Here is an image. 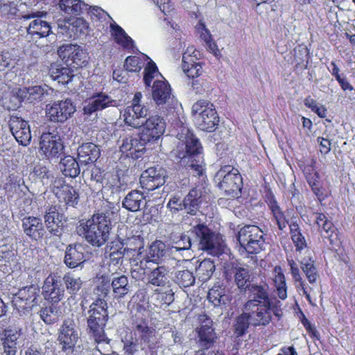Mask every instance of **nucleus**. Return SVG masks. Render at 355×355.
Returning <instances> with one entry per match:
<instances>
[{"instance_id":"nucleus-30","label":"nucleus","mask_w":355,"mask_h":355,"mask_svg":"<svg viewBox=\"0 0 355 355\" xmlns=\"http://www.w3.org/2000/svg\"><path fill=\"white\" fill-rule=\"evenodd\" d=\"M315 223L324 239H328L333 245L338 240V230L330 220L323 213H315Z\"/></svg>"},{"instance_id":"nucleus-32","label":"nucleus","mask_w":355,"mask_h":355,"mask_svg":"<svg viewBox=\"0 0 355 355\" xmlns=\"http://www.w3.org/2000/svg\"><path fill=\"white\" fill-rule=\"evenodd\" d=\"M171 95V88L166 80H155L152 86V97L158 106L166 104Z\"/></svg>"},{"instance_id":"nucleus-13","label":"nucleus","mask_w":355,"mask_h":355,"mask_svg":"<svg viewBox=\"0 0 355 355\" xmlns=\"http://www.w3.org/2000/svg\"><path fill=\"white\" fill-rule=\"evenodd\" d=\"M64 149V143L58 133L43 132L40 138L39 152L45 158L59 157Z\"/></svg>"},{"instance_id":"nucleus-42","label":"nucleus","mask_w":355,"mask_h":355,"mask_svg":"<svg viewBox=\"0 0 355 355\" xmlns=\"http://www.w3.org/2000/svg\"><path fill=\"white\" fill-rule=\"evenodd\" d=\"M165 251V244L159 240L153 242L148 248L144 259L146 263L153 262L157 263L164 257Z\"/></svg>"},{"instance_id":"nucleus-36","label":"nucleus","mask_w":355,"mask_h":355,"mask_svg":"<svg viewBox=\"0 0 355 355\" xmlns=\"http://www.w3.org/2000/svg\"><path fill=\"white\" fill-rule=\"evenodd\" d=\"M100 155V149L92 142L84 143L78 148V159L85 165L94 163L99 158Z\"/></svg>"},{"instance_id":"nucleus-38","label":"nucleus","mask_w":355,"mask_h":355,"mask_svg":"<svg viewBox=\"0 0 355 355\" xmlns=\"http://www.w3.org/2000/svg\"><path fill=\"white\" fill-rule=\"evenodd\" d=\"M133 309L135 312L134 313H139L141 315H150L149 297L146 289H139L132 296Z\"/></svg>"},{"instance_id":"nucleus-10","label":"nucleus","mask_w":355,"mask_h":355,"mask_svg":"<svg viewBox=\"0 0 355 355\" xmlns=\"http://www.w3.org/2000/svg\"><path fill=\"white\" fill-rule=\"evenodd\" d=\"M191 234L199 242L201 249L214 256L222 254L218 241V234L214 232L205 223H197L191 229Z\"/></svg>"},{"instance_id":"nucleus-19","label":"nucleus","mask_w":355,"mask_h":355,"mask_svg":"<svg viewBox=\"0 0 355 355\" xmlns=\"http://www.w3.org/2000/svg\"><path fill=\"white\" fill-rule=\"evenodd\" d=\"M60 58L68 66L79 68L86 62V56L83 49L77 44L60 46L58 51Z\"/></svg>"},{"instance_id":"nucleus-50","label":"nucleus","mask_w":355,"mask_h":355,"mask_svg":"<svg viewBox=\"0 0 355 355\" xmlns=\"http://www.w3.org/2000/svg\"><path fill=\"white\" fill-rule=\"evenodd\" d=\"M309 186L320 203H322L331 196L330 185L324 187L320 178L317 179L316 181L313 182Z\"/></svg>"},{"instance_id":"nucleus-53","label":"nucleus","mask_w":355,"mask_h":355,"mask_svg":"<svg viewBox=\"0 0 355 355\" xmlns=\"http://www.w3.org/2000/svg\"><path fill=\"white\" fill-rule=\"evenodd\" d=\"M96 290L100 296L106 297L110 291L111 282L108 275L97 274L94 278Z\"/></svg>"},{"instance_id":"nucleus-49","label":"nucleus","mask_w":355,"mask_h":355,"mask_svg":"<svg viewBox=\"0 0 355 355\" xmlns=\"http://www.w3.org/2000/svg\"><path fill=\"white\" fill-rule=\"evenodd\" d=\"M58 5L62 11L71 15H80L84 6L80 0H59Z\"/></svg>"},{"instance_id":"nucleus-16","label":"nucleus","mask_w":355,"mask_h":355,"mask_svg":"<svg viewBox=\"0 0 355 355\" xmlns=\"http://www.w3.org/2000/svg\"><path fill=\"white\" fill-rule=\"evenodd\" d=\"M200 324L196 328L198 344L203 350L211 348L217 340L213 320L206 314L199 317Z\"/></svg>"},{"instance_id":"nucleus-28","label":"nucleus","mask_w":355,"mask_h":355,"mask_svg":"<svg viewBox=\"0 0 355 355\" xmlns=\"http://www.w3.org/2000/svg\"><path fill=\"white\" fill-rule=\"evenodd\" d=\"M63 215L58 212L55 205H51L46 211L44 220L46 227L54 236H60L63 232Z\"/></svg>"},{"instance_id":"nucleus-20","label":"nucleus","mask_w":355,"mask_h":355,"mask_svg":"<svg viewBox=\"0 0 355 355\" xmlns=\"http://www.w3.org/2000/svg\"><path fill=\"white\" fill-rule=\"evenodd\" d=\"M47 12L45 11H37L26 14L23 16L24 19L36 18L32 21L27 29V33L31 36L38 37H44L48 36L51 32V27L49 22L41 19L45 17Z\"/></svg>"},{"instance_id":"nucleus-39","label":"nucleus","mask_w":355,"mask_h":355,"mask_svg":"<svg viewBox=\"0 0 355 355\" xmlns=\"http://www.w3.org/2000/svg\"><path fill=\"white\" fill-rule=\"evenodd\" d=\"M272 282L276 293L279 299L284 300L287 298V285L285 275L281 266H276L273 270Z\"/></svg>"},{"instance_id":"nucleus-6","label":"nucleus","mask_w":355,"mask_h":355,"mask_svg":"<svg viewBox=\"0 0 355 355\" xmlns=\"http://www.w3.org/2000/svg\"><path fill=\"white\" fill-rule=\"evenodd\" d=\"M192 111L198 114L196 125L200 130L211 132L219 122V117L214 105L207 100H199L192 106Z\"/></svg>"},{"instance_id":"nucleus-56","label":"nucleus","mask_w":355,"mask_h":355,"mask_svg":"<svg viewBox=\"0 0 355 355\" xmlns=\"http://www.w3.org/2000/svg\"><path fill=\"white\" fill-rule=\"evenodd\" d=\"M145 60L143 58L137 55H129L124 62L125 69L130 72H139L144 67Z\"/></svg>"},{"instance_id":"nucleus-18","label":"nucleus","mask_w":355,"mask_h":355,"mask_svg":"<svg viewBox=\"0 0 355 355\" xmlns=\"http://www.w3.org/2000/svg\"><path fill=\"white\" fill-rule=\"evenodd\" d=\"M10 132L19 144L26 146L31 141V131L28 121L18 116H11L8 121Z\"/></svg>"},{"instance_id":"nucleus-51","label":"nucleus","mask_w":355,"mask_h":355,"mask_svg":"<svg viewBox=\"0 0 355 355\" xmlns=\"http://www.w3.org/2000/svg\"><path fill=\"white\" fill-rule=\"evenodd\" d=\"M250 279L248 269L243 267L234 268V281L239 289L246 290L250 286Z\"/></svg>"},{"instance_id":"nucleus-15","label":"nucleus","mask_w":355,"mask_h":355,"mask_svg":"<svg viewBox=\"0 0 355 355\" xmlns=\"http://www.w3.org/2000/svg\"><path fill=\"white\" fill-rule=\"evenodd\" d=\"M42 295L45 300L54 304L60 302L64 295V288L60 276L50 274L45 279L42 286Z\"/></svg>"},{"instance_id":"nucleus-40","label":"nucleus","mask_w":355,"mask_h":355,"mask_svg":"<svg viewBox=\"0 0 355 355\" xmlns=\"http://www.w3.org/2000/svg\"><path fill=\"white\" fill-rule=\"evenodd\" d=\"M111 287L114 298L117 300L124 297L130 290L128 279L125 275L113 277Z\"/></svg>"},{"instance_id":"nucleus-29","label":"nucleus","mask_w":355,"mask_h":355,"mask_svg":"<svg viewBox=\"0 0 355 355\" xmlns=\"http://www.w3.org/2000/svg\"><path fill=\"white\" fill-rule=\"evenodd\" d=\"M142 141L140 137L139 138L133 136L127 137L123 140L120 150L127 157L137 159L142 156L145 150L144 144Z\"/></svg>"},{"instance_id":"nucleus-22","label":"nucleus","mask_w":355,"mask_h":355,"mask_svg":"<svg viewBox=\"0 0 355 355\" xmlns=\"http://www.w3.org/2000/svg\"><path fill=\"white\" fill-rule=\"evenodd\" d=\"M116 106V101L103 92H94L89 98L87 104L84 106L85 114L91 115L98 111H102L110 107Z\"/></svg>"},{"instance_id":"nucleus-2","label":"nucleus","mask_w":355,"mask_h":355,"mask_svg":"<svg viewBox=\"0 0 355 355\" xmlns=\"http://www.w3.org/2000/svg\"><path fill=\"white\" fill-rule=\"evenodd\" d=\"M265 201L271 211L273 219L275 221L279 230H284L287 225L289 226L290 234L292 241L297 251H302L307 247L304 236L302 234L297 220H292L289 223L284 214V212L279 207L275 196L270 191L266 194Z\"/></svg>"},{"instance_id":"nucleus-4","label":"nucleus","mask_w":355,"mask_h":355,"mask_svg":"<svg viewBox=\"0 0 355 355\" xmlns=\"http://www.w3.org/2000/svg\"><path fill=\"white\" fill-rule=\"evenodd\" d=\"M245 308L253 327H266L272 322L273 315L278 319L282 316L280 302L277 300L270 303L245 304Z\"/></svg>"},{"instance_id":"nucleus-12","label":"nucleus","mask_w":355,"mask_h":355,"mask_svg":"<svg viewBox=\"0 0 355 355\" xmlns=\"http://www.w3.org/2000/svg\"><path fill=\"white\" fill-rule=\"evenodd\" d=\"M202 191L200 189L193 188L189 193L181 200L179 197L171 198L167 207L174 212L184 210L187 214L195 215L201 203Z\"/></svg>"},{"instance_id":"nucleus-44","label":"nucleus","mask_w":355,"mask_h":355,"mask_svg":"<svg viewBox=\"0 0 355 355\" xmlns=\"http://www.w3.org/2000/svg\"><path fill=\"white\" fill-rule=\"evenodd\" d=\"M207 297L214 306H219L230 302L231 299L225 294V288L214 286L208 292Z\"/></svg>"},{"instance_id":"nucleus-64","label":"nucleus","mask_w":355,"mask_h":355,"mask_svg":"<svg viewBox=\"0 0 355 355\" xmlns=\"http://www.w3.org/2000/svg\"><path fill=\"white\" fill-rule=\"evenodd\" d=\"M12 60L11 53L9 51H2L0 53V71L9 68Z\"/></svg>"},{"instance_id":"nucleus-21","label":"nucleus","mask_w":355,"mask_h":355,"mask_svg":"<svg viewBox=\"0 0 355 355\" xmlns=\"http://www.w3.org/2000/svg\"><path fill=\"white\" fill-rule=\"evenodd\" d=\"M141 188L152 191L165 183V171L161 167H150L140 176Z\"/></svg>"},{"instance_id":"nucleus-57","label":"nucleus","mask_w":355,"mask_h":355,"mask_svg":"<svg viewBox=\"0 0 355 355\" xmlns=\"http://www.w3.org/2000/svg\"><path fill=\"white\" fill-rule=\"evenodd\" d=\"M301 268L309 282L311 284L315 283L317 279L319 277V275L315 266L314 261L310 259L309 261L306 263L302 262Z\"/></svg>"},{"instance_id":"nucleus-58","label":"nucleus","mask_w":355,"mask_h":355,"mask_svg":"<svg viewBox=\"0 0 355 355\" xmlns=\"http://www.w3.org/2000/svg\"><path fill=\"white\" fill-rule=\"evenodd\" d=\"M172 241L171 249H175V251L189 250L191 246V241L189 236L184 234L174 236Z\"/></svg>"},{"instance_id":"nucleus-5","label":"nucleus","mask_w":355,"mask_h":355,"mask_svg":"<svg viewBox=\"0 0 355 355\" xmlns=\"http://www.w3.org/2000/svg\"><path fill=\"white\" fill-rule=\"evenodd\" d=\"M214 180L227 194L235 197L241 193L243 178L239 170L231 165L221 166Z\"/></svg>"},{"instance_id":"nucleus-60","label":"nucleus","mask_w":355,"mask_h":355,"mask_svg":"<svg viewBox=\"0 0 355 355\" xmlns=\"http://www.w3.org/2000/svg\"><path fill=\"white\" fill-rule=\"evenodd\" d=\"M3 189L8 200L13 198L21 191L19 181L9 177L3 186Z\"/></svg>"},{"instance_id":"nucleus-26","label":"nucleus","mask_w":355,"mask_h":355,"mask_svg":"<svg viewBox=\"0 0 355 355\" xmlns=\"http://www.w3.org/2000/svg\"><path fill=\"white\" fill-rule=\"evenodd\" d=\"M148 109L146 106L128 105L123 110V119L125 125L134 129L140 128L141 119L147 116Z\"/></svg>"},{"instance_id":"nucleus-61","label":"nucleus","mask_w":355,"mask_h":355,"mask_svg":"<svg viewBox=\"0 0 355 355\" xmlns=\"http://www.w3.org/2000/svg\"><path fill=\"white\" fill-rule=\"evenodd\" d=\"M157 72H158V68L156 64L153 60H150L144 71V82L146 87H150L155 73Z\"/></svg>"},{"instance_id":"nucleus-14","label":"nucleus","mask_w":355,"mask_h":355,"mask_svg":"<svg viewBox=\"0 0 355 355\" xmlns=\"http://www.w3.org/2000/svg\"><path fill=\"white\" fill-rule=\"evenodd\" d=\"M76 110V105L72 101L67 98L47 105L46 116L51 122L62 123L69 119Z\"/></svg>"},{"instance_id":"nucleus-27","label":"nucleus","mask_w":355,"mask_h":355,"mask_svg":"<svg viewBox=\"0 0 355 355\" xmlns=\"http://www.w3.org/2000/svg\"><path fill=\"white\" fill-rule=\"evenodd\" d=\"M85 247L78 243L70 244L66 248L64 263L69 268H75L85 261Z\"/></svg>"},{"instance_id":"nucleus-9","label":"nucleus","mask_w":355,"mask_h":355,"mask_svg":"<svg viewBox=\"0 0 355 355\" xmlns=\"http://www.w3.org/2000/svg\"><path fill=\"white\" fill-rule=\"evenodd\" d=\"M150 315L133 313L131 318V333L138 345H144L150 348L155 337V329L150 325Z\"/></svg>"},{"instance_id":"nucleus-24","label":"nucleus","mask_w":355,"mask_h":355,"mask_svg":"<svg viewBox=\"0 0 355 355\" xmlns=\"http://www.w3.org/2000/svg\"><path fill=\"white\" fill-rule=\"evenodd\" d=\"M182 68L189 78L192 79L191 86L194 90L202 88L198 78L202 73V67L200 62L194 60V56L188 54L186 51L182 56Z\"/></svg>"},{"instance_id":"nucleus-41","label":"nucleus","mask_w":355,"mask_h":355,"mask_svg":"<svg viewBox=\"0 0 355 355\" xmlns=\"http://www.w3.org/2000/svg\"><path fill=\"white\" fill-rule=\"evenodd\" d=\"M144 200V196L141 192L137 190L132 191L124 198L122 203L123 207L130 211H137L140 209Z\"/></svg>"},{"instance_id":"nucleus-23","label":"nucleus","mask_w":355,"mask_h":355,"mask_svg":"<svg viewBox=\"0 0 355 355\" xmlns=\"http://www.w3.org/2000/svg\"><path fill=\"white\" fill-rule=\"evenodd\" d=\"M53 193L60 206L75 207L79 202V193L69 184L62 183L60 186H55Z\"/></svg>"},{"instance_id":"nucleus-35","label":"nucleus","mask_w":355,"mask_h":355,"mask_svg":"<svg viewBox=\"0 0 355 355\" xmlns=\"http://www.w3.org/2000/svg\"><path fill=\"white\" fill-rule=\"evenodd\" d=\"M51 78L57 80L58 83L67 85L71 82L74 77L73 70L67 67H64L61 64L52 63L49 71Z\"/></svg>"},{"instance_id":"nucleus-55","label":"nucleus","mask_w":355,"mask_h":355,"mask_svg":"<svg viewBox=\"0 0 355 355\" xmlns=\"http://www.w3.org/2000/svg\"><path fill=\"white\" fill-rule=\"evenodd\" d=\"M316 159L313 158L311 159L310 163L306 164L302 169L303 174L309 185L313 183V182L316 181L317 179L320 178L316 168Z\"/></svg>"},{"instance_id":"nucleus-43","label":"nucleus","mask_w":355,"mask_h":355,"mask_svg":"<svg viewBox=\"0 0 355 355\" xmlns=\"http://www.w3.org/2000/svg\"><path fill=\"white\" fill-rule=\"evenodd\" d=\"M60 169L66 177L76 178L80 174V166L76 159L71 156H66L60 162Z\"/></svg>"},{"instance_id":"nucleus-63","label":"nucleus","mask_w":355,"mask_h":355,"mask_svg":"<svg viewBox=\"0 0 355 355\" xmlns=\"http://www.w3.org/2000/svg\"><path fill=\"white\" fill-rule=\"evenodd\" d=\"M71 31L76 35L85 33L89 28L87 22L83 18H76L71 24Z\"/></svg>"},{"instance_id":"nucleus-1","label":"nucleus","mask_w":355,"mask_h":355,"mask_svg":"<svg viewBox=\"0 0 355 355\" xmlns=\"http://www.w3.org/2000/svg\"><path fill=\"white\" fill-rule=\"evenodd\" d=\"M111 230V220L103 212L94 213L90 218L80 220L76 227L78 234L96 247H101L107 241Z\"/></svg>"},{"instance_id":"nucleus-3","label":"nucleus","mask_w":355,"mask_h":355,"mask_svg":"<svg viewBox=\"0 0 355 355\" xmlns=\"http://www.w3.org/2000/svg\"><path fill=\"white\" fill-rule=\"evenodd\" d=\"M87 314L88 334L96 343H108L109 340L105 332V327L109 318L107 302L104 299L97 298L89 306Z\"/></svg>"},{"instance_id":"nucleus-8","label":"nucleus","mask_w":355,"mask_h":355,"mask_svg":"<svg viewBox=\"0 0 355 355\" xmlns=\"http://www.w3.org/2000/svg\"><path fill=\"white\" fill-rule=\"evenodd\" d=\"M182 159H187V164L196 175H202L205 171L203 148L199 139L193 134L186 137L185 154Z\"/></svg>"},{"instance_id":"nucleus-62","label":"nucleus","mask_w":355,"mask_h":355,"mask_svg":"<svg viewBox=\"0 0 355 355\" xmlns=\"http://www.w3.org/2000/svg\"><path fill=\"white\" fill-rule=\"evenodd\" d=\"M55 309L49 306L42 308L40 311V315L42 320L48 324H52L58 320V315L54 313Z\"/></svg>"},{"instance_id":"nucleus-31","label":"nucleus","mask_w":355,"mask_h":355,"mask_svg":"<svg viewBox=\"0 0 355 355\" xmlns=\"http://www.w3.org/2000/svg\"><path fill=\"white\" fill-rule=\"evenodd\" d=\"M21 222L24 232L26 236L35 241L43 236L44 227L40 218L33 216H25Z\"/></svg>"},{"instance_id":"nucleus-45","label":"nucleus","mask_w":355,"mask_h":355,"mask_svg":"<svg viewBox=\"0 0 355 355\" xmlns=\"http://www.w3.org/2000/svg\"><path fill=\"white\" fill-rule=\"evenodd\" d=\"M215 269L216 266L214 261L210 259H205L200 262L196 268V275L201 282H206L211 277Z\"/></svg>"},{"instance_id":"nucleus-7","label":"nucleus","mask_w":355,"mask_h":355,"mask_svg":"<svg viewBox=\"0 0 355 355\" xmlns=\"http://www.w3.org/2000/svg\"><path fill=\"white\" fill-rule=\"evenodd\" d=\"M263 235L257 225H246L239 231L238 241L248 254H257L263 249Z\"/></svg>"},{"instance_id":"nucleus-59","label":"nucleus","mask_w":355,"mask_h":355,"mask_svg":"<svg viewBox=\"0 0 355 355\" xmlns=\"http://www.w3.org/2000/svg\"><path fill=\"white\" fill-rule=\"evenodd\" d=\"M291 274L292 275L294 282L296 284V288L298 290L300 288L302 291L303 295L305 296L309 302L311 301V297L308 288L306 287L305 283L303 281L299 268H294L291 270Z\"/></svg>"},{"instance_id":"nucleus-34","label":"nucleus","mask_w":355,"mask_h":355,"mask_svg":"<svg viewBox=\"0 0 355 355\" xmlns=\"http://www.w3.org/2000/svg\"><path fill=\"white\" fill-rule=\"evenodd\" d=\"M3 345L6 355H15L17 340L21 335V330L16 327H8L3 331Z\"/></svg>"},{"instance_id":"nucleus-52","label":"nucleus","mask_w":355,"mask_h":355,"mask_svg":"<svg viewBox=\"0 0 355 355\" xmlns=\"http://www.w3.org/2000/svg\"><path fill=\"white\" fill-rule=\"evenodd\" d=\"M251 324V318L248 313H243L236 318L234 334L236 337L245 335Z\"/></svg>"},{"instance_id":"nucleus-46","label":"nucleus","mask_w":355,"mask_h":355,"mask_svg":"<svg viewBox=\"0 0 355 355\" xmlns=\"http://www.w3.org/2000/svg\"><path fill=\"white\" fill-rule=\"evenodd\" d=\"M252 299L248 300L245 304H264L274 302L270 298L268 290L261 285H255L251 289Z\"/></svg>"},{"instance_id":"nucleus-11","label":"nucleus","mask_w":355,"mask_h":355,"mask_svg":"<svg viewBox=\"0 0 355 355\" xmlns=\"http://www.w3.org/2000/svg\"><path fill=\"white\" fill-rule=\"evenodd\" d=\"M166 121L159 114L149 116L141 122L139 137L144 144L153 143L159 140L165 132Z\"/></svg>"},{"instance_id":"nucleus-33","label":"nucleus","mask_w":355,"mask_h":355,"mask_svg":"<svg viewBox=\"0 0 355 355\" xmlns=\"http://www.w3.org/2000/svg\"><path fill=\"white\" fill-rule=\"evenodd\" d=\"M110 34L114 41L124 50L130 51L135 46L134 40L116 22L110 24Z\"/></svg>"},{"instance_id":"nucleus-47","label":"nucleus","mask_w":355,"mask_h":355,"mask_svg":"<svg viewBox=\"0 0 355 355\" xmlns=\"http://www.w3.org/2000/svg\"><path fill=\"white\" fill-rule=\"evenodd\" d=\"M62 281L64 282L67 292L71 297L76 296L83 285V282L79 277H76L71 272L66 273Z\"/></svg>"},{"instance_id":"nucleus-37","label":"nucleus","mask_w":355,"mask_h":355,"mask_svg":"<svg viewBox=\"0 0 355 355\" xmlns=\"http://www.w3.org/2000/svg\"><path fill=\"white\" fill-rule=\"evenodd\" d=\"M170 270L164 266L151 269L148 274V282L155 286L164 287L169 284Z\"/></svg>"},{"instance_id":"nucleus-17","label":"nucleus","mask_w":355,"mask_h":355,"mask_svg":"<svg viewBox=\"0 0 355 355\" xmlns=\"http://www.w3.org/2000/svg\"><path fill=\"white\" fill-rule=\"evenodd\" d=\"M40 290L38 286L31 285L20 288L13 297V304L18 309H32L38 303Z\"/></svg>"},{"instance_id":"nucleus-25","label":"nucleus","mask_w":355,"mask_h":355,"mask_svg":"<svg viewBox=\"0 0 355 355\" xmlns=\"http://www.w3.org/2000/svg\"><path fill=\"white\" fill-rule=\"evenodd\" d=\"M78 338V335L75 329V323L72 320H64L60 327L58 340L62 346V349L66 351L73 348Z\"/></svg>"},{"instance_id":"nucleus-54","label":"nucleus","mask_w":355,"mask_h":355,"mask_svg":"<svg viewBox=\"0 0 355 355\" xmlns=\"http://www.w3.org/2000/svg\"><path fill=\"white\" fill-rule=\"evenodd\" d=\"M195 276L193 272L189 270H179L176 272L175 277V282L181 287H189L195 283Z\"/></svg>"},{"instance_id":"nucleus-48","label":"nucleus","mask_w":355,"mask_h":355,"mask_svg":"<svg viewBox=\"0 0 355 355\" xmlns=\"http://www.w3.org/2000/svg\"><path fill=\"white\" fill-rule=\"evenodd\" d=\"M124 250L122 243L112 242L106 249L105 254L110 258V263L116 266L123 258Z\"/></svg>"}]
</instances>
